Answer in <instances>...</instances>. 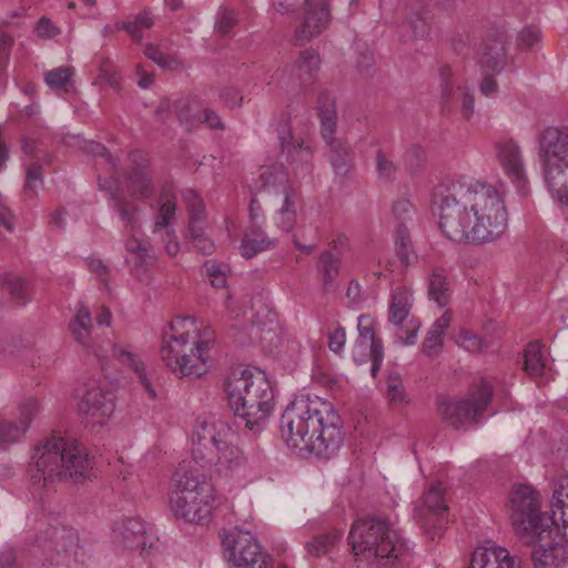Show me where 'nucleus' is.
Instances as JSON below:
<instances>
[{"label": "nucleus", "instance_id": "18", "mask_svg": "<svg viewBox=\"0 0 568 568\" xmlns=\"http://www.w3.org/2000/svg\"><path fill=\"white\" fill-rule=\"evenodd\" d=\"M442 108L446 113L455 110V97H460V112L464 119L468 120L474 114L475 98L473 92L456 79L449 65L439 69Z\"/></svg>", "mask_w": 568, "mask_h": 568}, {"label": "nucleus", "instance_id": "25", "mask_svg": "<svg viewBox=\"0 0 568 568\" xmlns=\"http://www.w3.org/2000/svg\"><path fill=\"white\" fill-rule=\"evenodd\" d=\"M69 328L75 342L79 343L85 352L93 354L98 358L103 357L101 348L91 342L92 317L87 306L82 304L78 306L77 313L69 324Z\"/></svg>", "mask_w": 568, "mask_h": 568}, {"label": "nucleus", "instance_id": "40", "mask_svg": "<svg viewBox=\"0 0 568 568\" xmlns=\"http://www.w3.org/2000/svg\"><path fill=\"white\" fill-rule=\"evenodd\" d=\"M552 518L556 519V527L561 521L562 526H568V517L565 509H568V477L561 479L554 490L550 501Z\"/></svg>", "mask_w": 568, "mask_h": 568}, {"label": "nucleus", "instance_id": "52", "mask_svg": "<svg viewBox=\"0 0 568 568\" xmlns=\"http://www.w3.org/2000/svg\"><path fill=\"white\" fill-rule=\"evenodd\" d=\"M174 111L180 123L184 125L186 130H192L201 123V119L192 114L190 104L184 100H180L174 104Z\"/></svg>", "mask_w": 568, "mask_h": 568}, {"label": "nucleus", "instance_id": "10", "mask_svg": "<svg viewBox=\"0 0 568 568\" xmlns=\"http://www.w3.org/2000/svg\"><path fill=\"white\" fill-rule=\"evenodd\" d=\"M510 521L518 532L540 535L558 534L556 519L540 511L538 493L529 485L517 486L510 495Z\"/></svg>", "mask_w": 568, "mask_h": 568}, {"label": "nucleus", "instance_id": "49", "mask_svg": "<svg viewBox=\"0 0 568 568\" xmlns=\"http://www.w3.org/2000/svg\"><path fill=\"white\" fill-rule=\"evenodd\" d=\"M395 251L398 260L403 265H408L410 261V237L408 230L404 224H399L395 236Z\"/></svg>", "mask_w": 568, "mask_h": 568}, {"label": "nucleus", "instance_id": "48", "mask_svg": "<svg viewBox=\"0 0 568 568\" xmlns=\"http://www.w3.org/2000/svg\"><path fill=\"white\" fill-rule=\"evenodd\" d=\"M375 166L379 180L388 182L395 178L397 166L392 155L383 149L376 151Z\"/></svg>", "mask_w": 568, "mask_h": 568}, {"label": "nucleus", "instance_id": "63", "mask_svg": "<svg viewBox=\"0 0 568 568\" xmlns=\"http://www.w3.org/2000/svg\"><path fill=\"white\" fill-rule=\"evenodd\" d=\"M424 160V151L420 146H412L404 156V161L408 170L412 172L416 171Z\"/></svg>", "mask_w": 568, "mask_h": 568}, {"label": "nucleus", "instance_id": "26", "mask_svg": "<svg viewBox=\"0 0 568 568\" xmlns=\"http://www.w3.org/2000/svg\"><path fill=\"white\" fill-rule=\"evenodd\" d=\"M469 568H521L506 548L491 546L477 548L471 557Z\"/></svg>", "mask_w": 568, "mask_h": 568}, {"label": "nucleus", "instance_id": "8", "mask_svg": "<svg viewBox=\"0 0 568 568\" xmlns=\"http://www.w3.org/2000/svg\"><path fill=\"white\" fill-rule=\"evenodd\" d=\"M538 146L546 186L554 197L568 202V128H546L539 133Z\"/></svg>", "mask_w": 568, "mask_h": 568}, {"label": "nucleus", "instance_id": "27", "mask_svg": "<svg viewBox=\"0 0 568 568\" xmlns=\"http://www.w3.org/2000/svg\"><path fill=\"white\" fill-rule=\"evenodd\" d=\"M213 455V463L219 473H227L233 469L241 467L244 464L243 452L237 447L232 445L227 438H223L213 450H211Z\"/></svg>", "mask_w": 568, "mask_h": 568}, {"label": "nucleus", "instance_id": "19", "mask_svg": "<svg viewBox=\"0 0 568 568\" xmlns=\"http://www.w3.org/2000/svg\"><path fill=\"white\" fill-rule=\"evenodd\" d=\"M538 542L531 551V561L534 568H559L568 560V548L562 542L560 531L536 535Z\"/></svg>", "mask_w": 568, "mask_h": 568}, {"label": "nucleus", "instance_id": "36", "mask_svg": "<svg viewBox=\"0 0 568 568\" xmlns=\"http://www.w3.org/2000/svg\"><path fill=\"white\" fill-rule=\"evenodd\" d=\"M341 534L333 529L325 534H318L306 541L304 548L308 557H322L327 555L339 541Z\"/></svg>", "mask_w": 568, "mask_h": 568}, {"label": "nucleus", "instance_id": "11", "mask_svg": "<svg viewBox=\"0 0 568 568\" xmlns=\"http://www.w3.org/2000/svg\"><path fill=\"white\" fill-rule=\"evenodd\" d=\"M493 396L491 387L485 381L474 385L467 397L443 400L438 405L440 415L456 429H467L478 424Z\"/></svg>", "mask_w": 568, "mask_h": 568}, {"label": "nucleus", "instance_id": "47", "mask_svg": "<svg viewBox=\"0 0 568 568\" xmlns=\"http://www.w3.org/2000/svg\"><path fill=\"white\" fill-rule=\"evenodd\" d=\"M524 368L531 376H539L544 372V359L540 345L537 342L529 343L525 349Z\"/></svg>", "mask_w": 568, "mask_h": 568}, {"label": "nucleus", "instance_id": "43", "mask_svg": "<svg viewBox=\"0 0 568 568\" xmlns=\"http://www.w3.org/2000/svg\"><path fill=\"white\" fill-rule=\"evenodd\" d=\"M296 223L295 195L292 190H285L283 206L276 216L277 226L284 232H290Z\"/></svg>", "mask_w": 568, "mask_h": 568}, {"label": "nucleus", "instance_id": "46", "mask_svg": "<svg viewBox=\"0 0 568 568\" xmlns=\"http://www.w3.org/2000/svg\"><path fill=\"white\" fill-rule=\"evenodd\" d=\"M154 24V20L148 10L136 14L133 20L122 22L123 29L130 37L139 42L143 37V31L150 29Z\"/></svg>", "mask_w": 568, "mask_h": 568}, {"label": "nucleus", "instance_id": "59", "mask_svg": "<svg viewBox=\"0 0 568 568\" xmlns=\"http://www.w3.org/2000/svg\"><path fill=\"white\" fill-rule=\"evenodd\" d=\"M387 396L390 403L400 404L405 400V392L399 376L390 375L387 381Z\"/></svg>", "mask_w": 568, "mask_h": 568}, {"label": "nucleus", "instance_id": "13", "mask_svg": "<svg viewBox=\"0 0 568 568\" xmlns=\"http://www.w3.org/2000/svg\"><path fill=\"white\" fill-rule=\"evenodd\" d=\"M414 518L429 538L440 536L448 523V506L444 488L439 483L432 484L415 503Z\"/></svg>", "mask_w": 568, "mask_h": 568}, {"label": "nucleus", "instance_id": "55", "mask_svg": "<svg viewBox=\"0 0 568 568\" xmlns=\"http://www.w3.org/2000/svg\"><path fill=\"white\" fill-rule=\"evenodd\" d=\"M456 343L468 352H477L484 347L483 339L471 331L462 329L456 337Z\"/></svg>", "mask_w": 568, "mask_h": 568}, {"label": "nucleus", "instance_id": "15", "mask_svg": "<svg viewBox=\"0 0 568 568\" xmlns=\"http://www.w3.org/2000/svg\"><path fill=\"white\" fill-rule=\"evenodd\" d=\"M225 556L231 568H266V556L250 532H231L223 539Z\"/></svg>", "mask_w": 568, "mask_h": 568}, {"label": "nucleus", "instance_id": "54", "mask_svg": "<svg viewBox=\"0 0 568 568\" xmlns=\"http://www.w3.org/2000/svg\"><path fill=\"white\" fill-rule=\"evenodd\" d=\"M236 24V16L233 10L221 9L216 17L215 30L221 36H226Z\"/></svg>", "mask_w": 568, "mask_h": 568}, {"label": "nucleus", "instance_id": "53", "mask_svg": "<svg viewBox=\"0 0 568 568\" xmlns=\"http://www.w3.org/2000/svg\"><path fill=\"white\" fill-rule=\"evenodd\" d=\"M38 412L39 403L36 398H28L23 400L19 406L18 424L27 432Z\"/></svg>", "mask_w": 568, "mask_h": 568}, {"label": "nucleus", "instance_id": "29", "mask_svg": "<svg viewBox=\"0 0 568 568\" xmlns=\"http://www.w3.org/2000/svg\"><path fill=\"white\" fill-rule=\"evenodd\" d=\"M276 244L275 239L263 235L261 227L257 224H252L243 234L240 252L244 258H252L258 253L275 247Z\"/></svg>", "mask_w": 568, "mask_h": 568}, {"label": "nucleus", "instance_id": "22", "mask_svg": "<svg viewBox=\"0 0 568 568\" xmlns=\"http://www.w3.org/2000/svg\"><path fill=\"white\" fill-rule=\"evenodd\" d=\"M150 537L146 532V525L139 517L122 519L113 529V542L123 549L131 551L145 550Z\"/></svg>", "mask_w": 568, "mask_h": 568}, {"label": "nucleus", "instance_id": "9", "mask_svg": "<svg viewBox=\"0 0 568 568\" xmlns=\"http://www.w3.org/2000/svg\"><path fill=\"white\" fill-rule=\"evenodd\" d=\"M459 189H466V182L447 180L435 189L433 202L439 211V227L454 242L478 244L469 204L456 194Z\"/></svg>", "mask_w": 568, "mask_h": 568}, {"label": "nucleus", "instance_id": "50", "mask_svg": "<svg viewBox=\"0 0 568 568\" xmlns=\"http://www.w3.org/2000/svg\"><path fill=\"white\" fill-rule=\"evenodd\" d=\"M24 434L26 430L18 423L9 419L0 420V446L16 444Z\"/></svg>", "mask_w": 568, "mask_h": 568}, {"label": "nucleus", "instance_id": "14", "mask_svg": "<svg viewBox=\"0 0 568 568\" xmlns=\"http://www.w3.org/2000/svg\"><path fill=\"white\" fill-rule=\"evenodd\" d=\"M413 306V292L406 286H397L390 293L388 322L396 326L397 339L404 345H414L420 322L409 317Z\"/></svg>", "mask_w": 568, "mask_h": 568}, {"label": "nucleus", "instance_id": "6", "mask_svg": "<svg viewBox=\"0 0 568 568\" xmlns=\"http://www.w3.org/2000/svg\"><path fill=\"white\" fill-rule=\"evenodd\" d=\"M174 490L170 497L175 518L191 524L207 521L214 500V487L191 463H182L173 474Z\"/></svg>", "mask_w": 568, "mask_h": 568}, {"label": "nucleus", "instance_id": "28", "mask_svg": "<svg viewBox=\"0 0 568 568\" xmlns=\"http://www.w3.org/2000/svg\"><path fill=\"white\" fill-rule=\"evenodd\" d=\"M316 111L321 121V134L323 139H331L337 128V111L335 97L324 90L318 94Z\"/></svg>", "mask_w": 568, "mask_h": 568}, {"label": "nucleus", "instance_id": "4", "mask_svg": "<svg viewBox=\"0 0 568 568\" xmlns=\"http://www.w3.org/2000/svg\"><path fill=\"white\" fill-rule=\"evenodd\" d=\"M92 459L87 449L75 440L51 437L40 442L29 465L32 485L38 489H50L57 481L72 479L81 481L89 478Z\"/></svg>", "mask_w": 568, "mask_h": 568}, {"label": "nucleus", "instance_id": "7", "mask_svg": "<svg viewBox=\"0 0 568 568\" xmlns=\"http://www.w3.org/2000/svg\"><path fill=\"white\" fill-rule=\"evenodd\" d=\"M466 200L473 213L475 239L478 244L494 242L499 239L508 225V214L499 191L486 183H466V189L456 193Z\"/></svg>", "mask_w": 568, "mask_h": 568}, {"label": "nucleus", "instance_id": "58", "mask_svg": "<svg viewBox=\"0 0 568 568\" xmlns=\"http://www.w3.org/2000/svg\"><path fill=\"white\" fill-rule=\"evenodd\" d=\"M42 183V168L38 163H31L27 169L24 192L36 193L39 184Z\"/></svg>", "mask_w": 568, "mask_h": 568}, {"label": "nucleus", "instance_id": "57", "mask_svg": "<svg viewBox=\"0 0 568 568\" xmlns=\"http://www.w3.org/2000/svg\"><path fill=\"white\" fill-rule=\"evenodd\" d=\"M205 275L210 278L212 286L222 288L226 285V276L222 267L214 262H206L203 266Z\"/></svg>", "mask_w": 568, "mask_h": 568}, {"label": "nucleus", "instance_id": "37", "mask_svg": "<svg viewBox=\"0 0 568 568\" xmlns=\"http://www.w3.org/2000/svg\"><path fill=\"white\" fill-rule=\"evenodd\" d=\"M321 59L313 49H306L301 52L296 61V69L302 85H308L313 82L315 73L320 69Z\"/></svg>", "mask_w": 568, "mask_h": 568}, {"label": "nucleus", "instance_id": "5", "mask_svg": "<svg viewBox=\"0 0 568 568\" xmlns=\"http://www.w3.org/2000/svg\"><path fill=\"white\" fill-rule=\"evenodd\" d=\"M225 390L239 425L243 422L252 433H261L274 409V394L267 378L262 373L243 369L239 376L233 373L227 378Z\"/></svg>", "mask_w": 568, "mask_h": 568}, {"label": "nucleus", "instance_id": "41", "mask_svg": "<svg viewBox=\"0 0 568 568\" xmlns=\"http://www.w3.org/2000/svg\"><path fill=\"white\" fill-rule=\"evenodd\" d=\"M2 287L10 294L11 298L19 305L27 304L31 298L30 283L22 277L7 274L3 278Z\"/></svg>", "mask_w": 568, "mask_h": 568}, {"label": "nucleus", "instance_id": "16", "mask_svg": "<svg viewBox=\"0 0 568 568\" xmlns=\"http://www.w3.org/2000/svg\"><path fill=\"white\" fill-rule=\"evenodd\" d=\"M44 550L48 551V560L54 565L71 567L84 564L87 558L79 544V537L72 528H53Z\"/></svg>", "mask_w": 568, "mask_h": 568}, {"label": "nucleus", "instance_id": "2", "mask_svg": "<svg viewBox=\"0 0 568 568\" xmlns=\"http://www.w3.org/2000/svg\"><path fill=\"white\" fill-rule=\"evenodd\" d=\"M357 568H407L409 547L396 524L387 516L356 519L348 534Z\"/></svg>", "mask_w": 568, "mask_h": 568}, {"label": "nucleus", "instance_id": "61", "mask_svg": "<svg viewBox=\"0 0 568 568\" xmlns=\"http://www.w3.org/2000/svg\"><path fill=\"white\" fill-rule=\"evenodd\" d=\"M541 38V32L538 28L528 27L524 28L518 34V42L520 47L526 49L532 48Z\"/></svg>", "mask_w": 568, "mask_h": 568}, {"label": "nucleus", "instance_id": "51", "mask_svg": "<svg viewBox=\"0 0 568 568\" xmlns=\"http://www.w3.org/2000/svg\"><path fill=\"white\" fill-rule=\"evenodd\" d=\"M73 74L71 67H60L44 73V82L54 90L64 88Z\"/></svg>", "mask_w": 568, "mask_h": 568}, {"label": "nucleus", "instance_id": "35", "mask_svg": "<svg viewBox=\"0 0 568 568\" xmlns=\"http://www.w3.org/2000/svg\"><path fill=\"white\" fill-rule=\"evenodd\" d=\"M424 10L409 11L403 22L402 37L404 41L423 39L429 33V21Z\"/></svg>", "mask_w": 568, "mask_h": 568}, {"label": "nucleus", "instance_id": "64", "mask_svg": "<svg viewBox=\"0 0 568 568\" xmlns=\"http://www.w3.org/2000/svg\"><path fill=\"white\" fill-rule=\"evenodd\" d=\"M201 123H205L211 130H224L225 125L221 116L212 109L205 108L202 115H199Z\"/></svg>", "mask_w": 568, "mask_h": 568}, {"label": "nucleus", "instance_id": "24", "mask_svg": "<svg viewBox=\"0 0 568 568\" xmlns=\"http://www.w3.org/2000/svg\"><path fill=\"white\" fill-rule=\"evenodd\" d=\"M282 153L286 156V161L294 165L296 175H306L312 170L313 151L311 145L295 141L291 135L285 136L284 133L278 136Z\"/></svg>", "mask_w": 568, "mask_h": 568}, {"label": "nucleus", "instance_id": "23", "mask_svg": "<svg viewBox=\"0 0 568 568\" xmlns=\"http://www.w3.org/2000/svg\"><path fill=\"white\" fill-rule=\"evenodd\" d=\"M115 407L114 394L106 383L90 385L80 404V410L91 416H110Z\"/></svg>", "mask_w": 568, "mask_h": 568}, {"label": "nucleus", "instance_id": "3", "mask_svg": "<svg viewBox=\"0 0 568 568\" xmlns=\"http://www.w3.org/2000/svg\"><path fill=\"white\" fill-rule=\"evenodd\" d=\"M210 327L202 333L191 316L171 321L163 333L160 355L168 368L178 377L197 378L210 369L209 349L213 344Z\"/></svg>", "mask_w": 568, "mask_h": 568}, {"label": "nucleus", "instance_id": "33", "mask_svg": "<svg viewBox=\"0 0 568 568\" xmlns=\"http://www.w3.org/2000/svg\"><path fill=\"white\" fill-rule=\"evenodd\" d=\"M159 213L155 217L154 229L155 231L160 227L168 229L171 220L175 215L176 203L175 195L173 191V186L169 183H165L160 193V202H159ZM166 235L169 237L174 235L173 231L166 230Z\"/></svg>", "mask_w": 568, "mask_h": 568}, {"label": "nucleus", "instance_id": "20", "mask_svg": "<svg viewBox=\"0 0 568 568\" xmlns=\"http://www.w3.org/2000/svg\"><path fill=\"white\" fill-rule=\"evenodd\" d=\"M131 169L126 173L128 187L136 199H150L154 193L153 173L149 155L140 150L130 153Z\"/></svg>", "mask_w": 568, "mask_h": 568}, {"label": "nucleus", "instance_id": "30", "mask_svg": "<svg viewBox=\"0 0 568 568\" xmlns=\"http://www.w3.org/2000/svg\"><path fill=\"white\" fill-rule=\"evenodd\" d=\"M112 354L113 356L122 364L130 368H132L142 385L143 389L146 392L150 398H155L156 393L152 386L151 381L148 377V374L145 372V367L143 362H141L134 353L124 349L120 345H113L112 346Z\"/></svg>", "mask_w": 568, "mask_h": 568}, {"label": "nucleus", "instance_id": "62", "mask_svg": "<svg viewBox=\"0 0 568 568\" xmlns=\"http://www.w3.org/2000/svg\"><path fill=\"white\" fill-rule=\"evenodd\" d=\"M346 343V332L344 327L338 326L328 334V347L332 352L338 354L344 349Z\"/></svg>", "mask_w": 568, "mask_h": 568}, {"label": "nucleus", "instance_id": "34", "mask_svg": "<svg viewBox=\"0 0 568 568\" xmlns=\"http://www.w3.org/2000/svg\"><path fill=\"white\" fill-rule=\"evenodd\" d=\"M450 322L452 316L448 311L434 322L423 342L425 355L434 357L442 352L444 333L449 327Z\"/></svg>", "mask_w": 568, "mask_h": 568}, {"label": "nucleus", "instance_id": "21", "mask_svg": "<svg viewBox=\"0 0 568 568\" xmlns=\"http://www.w3.org/2000/svg\"><path fill=\"white\" fill-rule=\"evenodd\" d=\"M496 155L506 175L521 191L527 182L525 165L519 145L511 139L498 141Z\"/></svg>", "mask_w": 568, "mask_h": 568}, {"label": "nucleus", "instance_id": "31", "mask_svg": "<svg viewBox=\"0 0 568 568\" xmlns=\"http://www.w3.org/2000/svg\"><path fill=\"white\" fill-rule=\"evenodd\" d=\"M342 266V254L332 250L323 251L317 260L316 267L322 275L323 290L328 292L336 287L335 282Z\"/></svg>", "mask_w": 568, "mask_h": 568}, {"label": "nucleus", "instance_id": "17", "mask_svg": "<svg viewBox=\"0 0 568 568\" xmlns=\"http://www.w3.org/2000/svg\"><path fill=\"white\" fill-rule=\"evenodd\" d=\"M230 435V429L223 422H197L193 432V448L192 455L195 463L201 466L213 463V455L211 450L219 445V443Z\"/></svg>", "mask_w": 568, "mask_h": 568}, {"label": "nucleus", "instance_id": "56", "mask_svg": "<svg viewBox=\"0 0 568 568\" xmlns=\"http://www.w3.org/2000/svg\"><path fill=\"white\" fill-rule=\"evenodd\" d=\"M357 331L359 334L358 344L366 345L372 339L377 338L374 331V321L369 315H359L357 318Z\"/></svg>", "mask_w": 568, "mask_h": 568}, {"label": "nucleus", "instance_id": "60", "mask_svg": "<svg viewBox=\"0 0 568 568\" xmlns=\"http://www.w3.org/2000/svg\"><path fill=\"white\" fill-rule=\"evenodd\" d=\"M183 199L186 203L190 216H200L205 214L202 200L199 197L194 190H186L183 193Z\"/></svg>", "mask_w": 568, "mask_h": 568}, {"label": "nucleus", "instance_id": "44", "mask_svg": "<svg viewBox=\"0 0 568 568\" xmlns=\"http://www.w3.org/2000/svg\"><path fill=\"white\" fill-rule=\"evenodd\" d=\"M429 297L439 306H445L450 297L449 286L446 276L442 272H434L428 283Z\"/></svg>", "mask_w": 568, "mask_h": 568}, {"label": "nucleus", "instance_id": "38", "mask_svg": "<svg viewBox=\"0 0 568 568\" xmlns=\"http://www.w3.org/2000/svg\"><path fill=\"white\" fill-rule=\"evenodd\" d=\"M321 59L313 49H306L301 52L296 61V69L302 85H308L313 82L315 73L320 69Z\"/></svg>", "mask_w": 568, "mask_h": 568}, {"label": "nucleus", "instance_id": "32", "mask_svg": "<svg viewBox=\"0 0 568 568\" xmlns=\"http://www.w3.org/2000/svg\"><path fill=\"white\" fill-rule=\"evenodd\" d=\"M329 148V162L333 166L335 174L344 176L351 170L353 164V155L351 148L342 140L324 139Z\"/></svg>", "mask_w": 568, "mask_h": 568}, {"label": "nucleus", "instance_id": "42", "mask_svg": "<svg viewBox=\"0 0 568 568\" xmlns=\"http://www.w3.org/2000/svg\"><path fill=\"white\" fill-rule=\"evenodd\" d=\"M111 199L114 207L124 222L125 229L134 230L138 222V206L123 196L118 190L112 193Z\"/></svg>", "mask_w": 568, "mask_h": 568}, {"label": "nucleus", "instance_id": "1", "mask_svg": "<svg viewBox=\"0 0 568 568\" xmlns=\"http://www.w3.org/2000/svg\"><path fill=\"white\" fill-rule=\"evenodd\" d=\"M343 422L333 404L318 396L301 395L281 416L282 439L292 449L329 459L344 443Z\"/></svg>", "mask_w": 568, "mask_h": 568}, {"label": "nucleus", "instance_id": "39", "mask_svg": "<svg viewBox=\"0 0 568 568\" xmlns=\"http://www.w3.org/2000/svg\"><path fill=\"white\" fill-rule=\"evenodd\" d=\"M125 251L134 257V268L149 267L153 265L155 257L152 246L146 241L131 236L125 242Z\"/></svg>", "mask_w": 568, "mask_h": 568}, {"label": "nucleus", "instance_id": "45", "mask_svg": "<svg viewBox=\"0 0 568 568\" xmlns=\"http://www.w3.org/2000/svg\"><path fill=\"white\" fill-rule=\"evenodd\" d=\"M506 52L504 47L495 42L494 44L486 45L480 59L481 68L499 72L505 64Z\"/></svg>", "mask_w": 568, "mask_h": 568}, {"label": "nucleus", "instance_id": "12", "mask_svg": "<svg viewBox=\"0 0 568 568\" xmlns=\"http://www.w3.org/2000/svg\"><path fill=\"white\" fill-rule=\"evenodd\" d=\"M272 8L280 14L304 10L303 22L294 33V39L300 44L318 36L329 21L326 0H272Z\"/></svg>", "mask_w": 568, "mask_h": 568}]
</instances>
